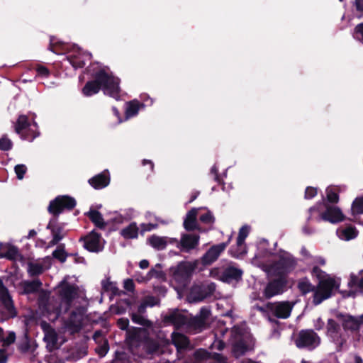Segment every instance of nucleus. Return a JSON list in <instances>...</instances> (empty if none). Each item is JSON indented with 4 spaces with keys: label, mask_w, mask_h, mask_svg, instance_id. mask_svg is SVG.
I'll list each match as a JSON object with an SVG mask.
<instances>
[{
    "label": "nucleus",
    "mask_w": 363,
    "mask_h": 363,
    "mask_svg": "<svg viewBox=\"0 0 363 363\" xmlns=\"http://www.w3.org/2000/svg\"><path fill=\"white\" fill-rule=\"evenodd\" d=\"M289 288L288 277L286 274H276L274 277L269 279L262 294L266 299H270L276 296L283 294Z\"/></svg>",
    "instance_id": "nucleus-1"
},
{
    "label": "nucleus",
    "mask_w": 363,
    "mask_h": 363,
    "mask_svg": "<svg viewBox=\"0 0 363 363\" xmlns=\"http://www.w3.org/2000/svg\"><path fill=\"white\" fill-rule=\"evenodd\" d=\"M37 128V123L33 122L31 124L26 115H20L14 125L15 132L20 135L22 140L29 142H32L40 135Z\"/></svg>",
    "instance_id": "nucleus-2"
},
{
    "label": "nucleus",
    "mask_w": 363,
    "mask_h": 363,
    "mask_svg": "<svg viewBox=\"0 0 363 363\" xmlns=\"http://www.w3.org/2000/svg\"><path fill=\"white\" fill-rule=\"evenodd\" d=\"M0 301L2 307L0 309V317L2 320H7L17 316V311L8 289L0 279Z\"/></svg>",
    "instance_id": "nucleus-3"
},
{
    "label": "nucleus",
    "mask_w": 363,
    "mask_h": 363,
    "mask_svg": "<svg viewBox=\"0 0 363 363\" xmlns=\"http://www.w3.org/2000/svg\"><path fill=\"white\" fill-rule=\"evenodd\" d=\"M338 287L339 284L333 278L328 277L325 280H320L317 286H315L313 296V303L315 306L320 304L323 301L330 298L333 295V291Z\"/></svg>",
    "instance_id": "nucleus-4"
},
{
    "label": "nucleus",
    "mask_w": 363,
    "mask_h": 363,
    "mask_svg": "<svg viewBox=\"0 0 363 363\" xmlns=\"http://www.w3.org/2000/svg\"><path fill=\"white\" fill-rule=\"evenodd\" d=\"M211 314V310L207 307H202L195 316L188 313L185 330L194 333L201 332L207 328Z\"/></svg>",
    "instance_id": "nucleus-5"
},
{
    "label": "nucleus",
    "mask_w": 363,
    "mask_h": 363,
    "mask_svg": "<svg viewBox=\"0 0 363 363\" xmlns=\"http://www.w3.org/2000/svg\"><path fill=\"white\" fill-rule=\"evenodd\" d=\"M77 205L76 200L68 195H60L50 201L48 211L57 218L65 210L72 211Z\"/></svg>",
    "instance_id": "nucleus-6"
},
{
    "label": "nucleus",
    "mask_w": 363,
    "mask_h": 363,
    "mask_svg": "<svg viewBox=\"0 0 363 363\" xmlns=\"http://www.w3.org/2000/svg\"><path fill=\"white\" fill-rule=\"evenodd\" d=\"M198 264L197 260L194 262H182L176 267H172L171 270L174 279L182 286L187 285Z\"/></svg>",
    "instance_id": "nucleus-7"
},
{
    "label": "nucleus",
    "mask_w": 363,
    "mask_h": 363,
    "mask_svg": "<svg viewBox=\"0 0 363 363\" xmlns=\"http://www.w3.org/2000/svg\"><path fill=\"white\" fill-rule=\"evenodd\" d=\"M101 75L104 82H101V89L104 94L106 96L113 98L116 100H119L121 98V79L106 72L104 69H101Z\"/></svg>",
    "instance_id": "nucleus-8"
},
{
    "label": "nucleus",
    "mask_w": 363,
    "mask_h": 363,
    "mask_svg": "<svg viewBox=\"0 0 363 363\" xmlns=\"http://www.w3.org/2000/svg\"><path fill=\"white\" fill-rule=\"evenodd\" d=\"M117 325L123 330L127 331V337L125 340H154L149 337V331L146 328L137 327L128 328L129 320L121 318L118 320Z\"/></svg>",
    "instance_id": "nucleus-9"
},
{
    "label": "nucleus",
    "mask_w": 363,
    "mask_h": 363,
    "mask_svg": "<svg viewBox=\"0 0 363 363\" xmlns=\"http://www.w3.org/2000/svg\"><path fill=\"white\" fill-rule=\"evenodd\" d=\"M187 314L178 308L169 310L167 313L162 315V322L166 325H172L177 330L186 328Z\"/></svg>",
    "instance_id": "nucleus-10"
},
{
    "label": "nucleus",
    "mask_w": 363,
    "mask_h": 363,
    "mask_svg": "<svg viewBox=\"0 0 363 363\" xmlns=\"http://www.w3.org/2000/svg\"><path fill=\"white\" fill-rule=\"evenodd\" d=\"M296 259L289 253L284 252L274 264L275 274H288L296 268Z\"/></svg>",
    "instance_id": "nucleus-11"
},
{
    "label": "nucleus",
    "mask_w": 363,
    "mask_h": 363,
    "mask_svg": "<svg viewBox=\"0 0 363 363\" xmlns=\"http://www.w3.org/2000/svg\"><path fill=\"white\" fill-rule=\"evenodd\" d=\"M336 318L342 322V328L345 330L351 332H360L363 328V314L356 318L349 313H338ZM363 337V330H362Z\"/></svg>",
    "instance_id": "nucleus-12"
},
{
    "label": "nucleus",
    "mask_w": 363,
    "mask_h": 363,
    "mask_svg": "<svg viewBox=\"0 0 363 363\" xmlns=\"http://www.w3.org/2000/svg\"><path fill=\"white\" fill-rule=\"evenodd\" d=\"M84 312L82 307L77 308L71 312L69 318L65 322V328L70 334L74 335L81 330Z\"/></svg>",
    "instance_id": "nucleus-13"
},
{
    "label": "nucleus",
    "mask_w": 363,
    "mask_h": 363,
    "mask_svg": "<svg viewBox=\"0 0 363 363\" xmlns=\"http://www.w3.org/2000/svg\"><path fill=\"white\" fill-rule=\"evenodd\" d=\"M101 239V235L93 230L86 235L81 237L79 241L83 242V247L89 252L99 253L104 249Z\"/></svg>",
    "instance_id": "nucleus-14"
},
{
    "label": "nucleus",
    "mask_w": 363,
    "mask_h": 363,
    "mask_svg": "<svg viewBox=\"0 0 363 363\" xmlns=\"http://www.w3.org/2000/svg\"><path fill=\"white\" fill-rule=\"evenodd\" d=\"M230 240L231 236L229 237L226 242L211 246L201 259L203 265H210L217 260L221 252H223L229 245Z\"/></svg>",
    "instance_id": "nucleus-15"
},
{
    "label": "nucleus",
    "mask_w": 363,
    "mask_h": 363,
    "mask_svg": "<svg viewBox=\"0 0 363 363\" xmlns=\"http://www.w3.org/2000/svg\"><path fill=\"white\" fill-rule=\"evenodd\" d=\"M216 291V284L213 282L208 284L194 286L190 291V298L195 302L201 301L211 296Z\"/></svg>",
    "instance_id": "nucleus-16"
},
{
    "label": "nucleus",
    "mask_w": 363,
    "mask_h": 363,
    "mask_svg": "<svg viewBox=\"0 0 363 363\" xmlns=\"http://www.w3.org/2000/svg\"><path fill=\"white\" fill-rule=\"evenodd\" d=\"M325 206V211L319 214L318 221L324 220L331 223H337L344 220L345 216L338 207L330 206L328 204L323 203Z\"/></svg>",
    "instance_id": "nucleus-17"
},
{
    "label": "nucleus",
    "mask_w": 363,
    "mask_h": 363,
    "mask_svg": "<svg viewBox=\"0 0 363 363\" xmlns=\"http://www.w3.org/2000/svg\"><path fill=\"white\" fill-rule=\"evenodd\" d=\"M104 75H101V69L96 72L94 75V79L88 81L84 87L82 92L85 96H91L96 94L101 89V82H104L103 79Z\"/></svg>",
    "instance_id": "nucleus-18"
},
{
    "label": "nucleus",
    "mask_w": 363,
    "mask_h": 363,
    "mask_svg": "<svg viewBox=\"0 0 363 363\" xmlns=\"http://www.w3.org/2000/svg\"><path fill=\"white\" fill-rule=\"evenodd\" d=\"M59 287V295L63 301L70 305L77 294L78 287L72 285L66 281L60 282Z\"/></svg>",
    "instance_id": "nucleus-19"
},
{
    "label": "nucleus",
    "mask_w": 363,
    "mask_h": 363,
    "mask_svg": "<svg viewBox=\"0 0 363 363\" xmlns=\"http://www.w3.org/2000/svg\"><path fill=\"white\" fill-rule=\"evenodd\" d=\"M46 228L51 231L52 235V239L50 242V245H57L63 238L64 235L62 234L64 230L63 224L58 223L56 218L50 219Z\"/></svg>",
    "instance_id": "nucleus-20"
},
{
    "label": "nucleus",
    "mask_w": 363,
    "mask_h": 363,
    "mask_svg": "<svg viewBox=\"0 0 363 363\" xmlns=\"http://www.w3.org/2000/svg\"><path fill=\"white\" fill-rule=\"evenodd\" d=\"M18 257L22 258V255L16 246L10 243L0 242V258L16 261Z\"/></svg>",
    "instance_id": "nucleus-21"
},
{
    "label": "nucleus",
    "mask_w": 363,
    "mask_h": 363,
    "mask_svg": "<svg viewBox=\"0 0 363 363\" xmlns=\"http://www.w3.org/2000/svg\"><path fill=\"white\" fill-rule=\"evenodd\" d=\"M201 209L207 208L206 207L192 208L190 211L187 212L183 223L184 228H185L186 230L193 231L194 230L199 229L196 218L198 212Z\"/></svg>",
    "instance_id": "nucleus-22"
},
{
    "label": "nucleus",
    "mask_w": 363,
    "mask_h": 363,
    "mask_svg": "<svg viewBox=\"0 0 363 363\" xmlns=\"http://www.w3.org/2000/svg\"><path fill=\"white\" fill-rule=\"evenodd\" d=\"M89 184L95 189H101L106 187L110 183V176L108 170H105L88 181Z\"/></svg>",
    "instance_id": "nucleus-23"
},
{
    "label": "nucleus",
    "mask_w": 363,
    "mask_h": 363,
    "mask_svg": "<svg viewBox=\"0 0 363 363\" xmlns=\"http://www.w3.org/2000/svg\"><path fill=\"white\" fill-rule=\"evenodd\" d=\"M199 236L192 234H184L179 242L182 251L189 252L197 247L199 245Z\"/></svg>",
    "instance_id": "nucleus-24"
},
{
    "label": "nucleus",
    "mask_w": 363,
    "mask_h": 363,
    "mask_svg": "<svg viewBox=\"0 0 363 363\" xmlns=\"http://www.w3.org/2000/svg\"><path fill=\"white\" fill-rule=\"evenodd\" d=\"M243 272L242 269L235 267H228L221 274L220 279L223 282L230 283L232 281H240L242 279Z\"/></svg>",
    "instance_id": "nucleus-25"
},
{
    "label": "nucleus",
    "mask_w": 363,
    "mask_h": 363,
    "mask_svg": "<svg viewBox=\"0 0 363 363\" xmlns=\"http://www.w3.org/2000/svg\"><path fill=\"white\" fill-rule=\"evenodd\" d=\"M94 225L100 230H104L107 223L104 221L102 214L97 210L90 209L84 213Z\"/></svg>",
    "instance_id": "nucleus-26"
},
{
    "label": "nucleus",
    "mask_w": 363,
    "mask_h": 363,
    "mask_svg": "<svg viewBox=\"0 0 363 363\" xmlns=\"http://www.w3.org/2000/svg\"><path fill=\"white\" fill-rule=\"evenodd\" d=\"M292 306L289 301L278 303L274 309V315L278 318L285 319L290 316Z\"/></svg>",
    "instance_id": "nucleus-27"
},
{
    "label": "nucleus",
    "mask_w": 363,
    "mask_h": 363,
    "mask_svg": "<svg viewBox=\"0 0 363 363\" xmlns=\"http://www.w3.org/2000/svg\"><path fill=\"white\" fill-rule=\"evenodd\" d=\"M358 230L355 226L350 225L345 228H339L337 230V235L341 240H350L354 239L358 235Z\"/></svg>",
    "instance_id": "nucleus-28"
},
{
    "label": "nucleus",
    "mask_w": 363,
    "mask_h": 363,
    "mask_svg": "<svg viewBox=\"0 0 363 363\" xmlns=\"http://www.w3.org/2000/svg\"><path fill=\"white\" fill-rule=\"evenodd\" d=\"M86 349L87 347L85 345L76 344V345L68 352L69 354L67 358L71 360L79 359L86 354Z\"/></svg>",
    "instance_id": "nucleus-29"
},
{
    "label": "nucleus",
    "mask_w": 363,
    "mask_h": 363,
    "mask_svg": "<svg viewBox=\"0 0 363 363\" xmlns=\"http://www.w3.org/2000/svg\"><path fill=\"white\" fill-rule=\"evenodd\" d=\"M297 289L302 296H305L310 292L314 294L315 286L311 283L307 277H304L298 281Z\"/></svg>",
    "instance_id": "nucleus-30"
},
{
    "label": "nucleus",
    "mask_w": 363,
    "mask_h": 363,
    "mask_svg": "<svg viewBox=\"0 0 363 363\" xmlns=\"http://www.w3.org/2000/svg\"><path fill=\"white\" fill-rule=\"evenodd\" d=\"M149 244L157 250H164L167 245V238L153 235L148 238Z\"/></svg>",
    "instance_id": "nucleus-31"
},
{
    "label": "nucleus",
    "mask_w": 363,
    "mask_h": 363,
    "mask_svg": "<svg viewBox=\"0 0 363 363\" xmlns=\"http://www.w3.org/2000/svg\"><path fill=\"white\" fill-rule=\"evenodd\" d=\"M129 314H130L131 320L135 324L142 325L144 327L143 328H146L147 330L149 328L152 327V323L150 320L145 318L144 317V315L138 314L135 313V311H130Z\"/></svg>",
    "instance_id": "nucleus-32"
},
{
    "label": "nucleus",
    "mask_w": 363,
    "mask_h": 363,
    "mask_svg": "<svg viewBox=\"0 0 363 363\" xmlns=\"http://www.w3.org/2000/svg\"><path fill=\"white\" fill-rule=\"evenodd\" d=\"M42 284H43L40 279H35L33 281H25L23 283V294H35L38 291Z\"/></svg>",
    "instance_id": "nucleus-33"
},
{
    "label": "nucleus",
    "mask_w": 363,
    "mask_h": 363,
    "mask_svg": "<svg viewBox=\"0 0 363 363\" xmlns=\"http://www.w3.org/2000/svg\"><path fill=\"white\" fill-rule=\"evenodd\" d=\"M138 230L136 223L133 222L121 230V235L125 239H135L138 236Z\"/></svg>",
    "instance_id": "nucleus-34"
},
{
    "label": "nucleus",
    "mask_w": 363,
    "mask_h": 363,
    "mask_svg": "<svg viewBox=\"0 0 363 363\" xmlns=\"http://www.w3.org/2000/svg\"><path fill=\"white\" fill-rule=\"evenodd\" d=\"M143 106V104L140 103L137 100L130 101L127 104V107L125 113V117L127 118H129L135 116L138 113L140 108Z\"/></svg>",
    "instance_id": "nucleus-35"
},
{
    "label": "nucleus",
    "mask_w": 363,
    "mask_h": 363,
    "mask_svg": "<svg viewBox=\"0 0 363 363\" xmlns=\"http://www.w3.org/2000/svg\"><path fill=\"white\" fill-rule=\"evenodd\" d=\"M12 342H4L1 348H0V363H6L9 356L13 353V348L11 347Z\"/></svg>",
    "instance_id": "nucleus-36"
},
{
    "label": "nucleus",
    "mask_w": 363,
    "mask_h": 363,
    "mask_svg": "<svg viewBox=\"0 0 363 363\" xmlns=\"http://www.w3.org/2000/svg\"><path fill=\"white\" fill-rule=\"evenodd\" d=\"M41 326L45 333L43 340H57V334L49 323L43 321L41 323Z\"/></svg>",
    "instance_id": "nucleus-37"
},
{
    "label": "nucleus",
    "mask_w": 363,
    "mask_h": 363,
    "mask_svg": "<svg viewBox=\"0 0 363 363\" xmlns=\"http://www.w3.org/2000/svg\"><path fill=\"white\" fill-rule=\"evenodd\" d=\"M35 342H18L17 347L22 354H32L37 348Z\"/></svg>",
    "instance_id": "nucleus-38"
},
{
    "label": "nucleus",
    "mask_w": 363,
    "mask_h": 363,
    "mask_svg": "<svg viewBox=\"0 0 363 363\" xmlns=\"http://www.w3.org/2000/svg\"><path fill=\"white\" fill-rule=\"evenodd\" d=\"M52 255L53 258L57 259L61 263H64L69 256L68 253L65 250L64 244L57 245V248L52 252Z\"/></svg>",
    "instance_id": "nucleus-39"
},
{
    "label": "nucleus",
    "mask_w": 363,
    "mask_h": 363,
    "mask_svg": "<svg viewBox=\"0 0 363 363\" xmlns=\"http://www.w3.org/2000/svg\"><path fill=\"white\" fill-rule=\"evenodd\" d=\"M297 340H320V337L313 330H303L299 333Z\"/></svg>",
    "instance_id": "nucleus-40"
},
{
    "label": "nucleus",
    "mask_w": 363,
    "mask_h": 363,
    "mask_svg": "<svg viewBox=\"0 0 363 363\" xmlns=\"http://www.w3.org/2000/svg\"><path fill=\"white\" fill-rule=\"evenodd\" d=\"M327 201L330 203H337L339 201L338 190L336 187L328 186L326 190Z\"/></svg>",
    "instance_id": "nucleus-41"
},
{
    "label": "nucleus",
    "mask_w": 363,
    "mask_h": 363,
    "mask_svg": "<svg viewBox=\"0 0 363 363\" xmlns=\"http://www.w3.org/2000/svg\"><path fill=\"white\" fill-rule=\"evenodd\" d=\"M352 215L363 214V196L357 197L352 203Z\"/></svg>",
    "instance_id": "nucleus-42"
},
{
    "label": "nucleus",
    "mask_w": 363,
    "mask_h": 363,
    "mask_svg": "<svg viewBox=\"0 0 363 363\" xmlns=\"http://www.w3.org/2000/svg\"><path fill=\"white\" fill-rule=\"evenodd\" d=\"M28 272L30 277H37L43 273L44 269L41 264L29 263Z\"/></svg>",
    "instance_id": "nucleus-43"
},
{
    "label": "nucleus",
    "mask_w": 363,
    "mask_h": 363,
    "mask_svg": "<svg viewBox=\"0 0 363 363\" xmlns=\"http://www.w3.org/2000/svg\"><path fill=\"white\" fill-rule=\"evenodd\" d=\"M249 232L250 229L248 226L244 225L240 228L236 242L238 247L243 245L246 238L248 236Z\"/></svg>",
    "instance_id": "nucleus-44"
},
{
    "label": "nucleus",
    "mask_w": 363,
    "mask_h": 363,
    "mask_svg": "<svg viewBox=\"0 0 363 363\" xmlns=\"http://www.w3.org/2000/svg\"><path fill=\"white\" fill-rule=\"evenodd\" d=\"M340 330V325L333 319L330 318L327 323V331L328 333L333 337L336 335Z\"/></svg>",
    "instance_id": "nucleus-45"
},
{
    "label": "nucleus",
    "mask_w": 363,
    "mask_h": 363,
    "mask_svg": "<svg viewBox=\"0 0 363 363\" xmlns=\"http://www.w3.org/2000/svg\"><path fill=\"white\" fill-rule=\"evenodd\" d=\"M67 60L74 69L82 68L85 65L84 61L78 56L69 55L67 57Z\"/></svg>",
    "instance_id": "nucleus-46"
},
{
    "label": "nucleus",
    "mask_w": 363,
    "mask_h": 363,
    "mask_svg": "<svg viewBox=\"0 0 363 363\" xmlns=\"http://www.w3.org/2000/svg\"><path fill=\"white\" fill-rule=\"evenodd\" d=\"M13 147L12 141L8 138L7 135H3L0 138V150L9 151Z\"/></svg>",
    "instance_id": "nucleus-47"
},
{
    "label": "nucleus",
    "mask_w": 363,
    "mask_h": 363,
    "mask_svg": "<svg viewBox=\"0 0 363 363\" xmlns=\"http://www.w3.org/2000/svg\"><path fill=\"white\" fill-rule=\"evenodd\" d=\"M109 350L108 342H99V344L96 347L95 351L101 357H104Z\"/></svg>",
    "instance_id": "nucleus-48"
},
{
    "label": "nucleus",
    "mask_w": 363,
    "mask_h": 363,
    "mask_svg": "<svg viewBox=\"0 0 363 363\" xmlns=\"http://www.w3.org/2000/svg\"><path fill=\"white\" fill-rule=\"evenodd\" d=\"M230 333L233 340H243L242 335L244 334V331L241 327L235 325L232 328Z\"/></svg>",
    "instance_id": "nucleus-49"
},
{
    "label": "nucleus",
    "mask_w": 363,
    "mask_h": 363,
    "mask_svg": "<svg viewBox=\"0 0 363 363\" xmlns=\"http://www.w3.org/2000/svg\"><path fill=\"white\" fill-rule=\"evenodd\" d=\"M199 220L204 224H213L215 222V217L211 211L207 210V212L199 216Z\"/></svg>",
    "instance_id": "nucleus-50"
},
{
    "label": "nucleus",
    "mask_w": 363,
    "mask_h": 363,
    "mask_svg": "<svg viewBox=\"0 0 363 363\" xmlns=\"http://www.w3.org/2000/svg\"><path fill=\"white\" fill-rule=\"evenodd\" d=\"M35 69L37 72V75L43 78H47L50 74L49 69L40 64L36 65Z\"/></svg>",
    "instance_id": "nucleus-51"
},
{
    "label": "nucleus",
    "mask_w": 363,
    "mask_h": 363,
    "mask_svg": "<svg viewBox=\"0 0 363 363\" xmlns=\"http://www.w3.org/2000/svg\"><path fill=\"white\" fill-rule=\"evenodd\" d=\"M353 37L363 44V23H360L354 27Z\"/></svg>",
    "instance_id": "nucleus-52"
},
{
    "label": "nucleus",
    "mask_w": 363,
    "mask_h": 363,
    "mask_svg": "<svg viewBox=\"0 0 363 363\" xmlns=\"http://www.w3.org/2000/svg\"><path fill=\"white\" fill-rule=\"evenodd\" d=\"M311 275L313 277H316L318 279V281H320V280H325V279L324 278L325 277V272L323 271L318 266H314L312 268V270H311Z\"/></svg>",
    "instance_id": "nucleus-53"
},
{
    "label": "nucleus",
    "mask_w": 363,
    "mask_h": 363,
    "mask_svg": "<svg viewBox=\"0 0 363 363\" xmlns=\"http://www.w3.org/2000/svg\"><path fill=\"white\" fill-rule=\"evenodd\" d=\"M15 173L18 179H22L27 171V167L25 164H17L14 167Z\"/></svg>",
    "instance_id": "nucleus-54"
},
{
    "label": "nucleus",
    "mask_w": 363,
    "mask_h": 363,
    "mask_svg": "<svg viewBox=\"0 0 363 363\" xmlns=\"http://www.w3.org/2000/svg\"><path fill=\"white\" fill-rule=\"evenodd\" d=\"M318 194L317 188L313 186H307L305 190L304 198L306 199H311L314 198Z\"/></svg>",
    "instance_id": "nucleus-55"
},
{
    "label": "nucleus",
    "mask_w": 363,
    "mask_h": 363,
    "mask_svg": "<svg viewBox=\"0 0 363 363\" xmlns=\"http://www.w3.org/2000/svg\"><path fill=\"white\" fill-rule=\"evenodd\" d=\"M165 276L164 273L162 271L156 270L154 268H152L147 273V279H150L152 277H156L157 279H162Z\"/></svg>",
    "instance_id": "nucleus-56"
},
{
    "label": "nucleus",
    "mask_w": 363,
    "mask_h": 363,
    "mask_svg": "<svg viewBox=\"0 0 363 363\" xmlns=\"http://www.w3.org/2000/svg\"><path fill=\"white\" fill-rule=\"evenodd\" d=\"M209 353L205 350H198L194 352V357L198 360H202L208 358Z\"/></svg>",
    "instance_id": "nucleus-57"
},
{
    "label": "nucleus",
    "mask_w": 363,
    "mask_h": 363,
    "mask_svg": "<svg viewBox=\"0 0 363 363\" xmlns=\"http://www.w3.org/2000/svg\"><path fill=\"white\" fill-rule=\"evenodd\" d=\"M228 332V328H221L216 330L214 333V340H221L220 339L224 336L225 333Z\"/></svg>",
    "instance_id": "nucleus-58"
},
{
    "label": "nucleus",
    "mask_w": 363,
    "mask_h": 363,
    "mask_svg": "<svg viewBox=\"0 0 363 363\" xmlns=\"http://www.w3.org/2000/svg\"><path fill=\"white\" fill-rule=\"evenodd\" d=\"M62 342H47L46 348L50 352L57 350L62 345Z\"/></svg>",
    "instance_id": "nucleus-59"
},
{
    "label": "nucleus",
    "mask_w": 363,
    "mask_h": 363,
    "mask_svg": "<svg viewBox=\"0 0 363 363\" xmlns=\"http://www.w3.org/2000/svg\"><path fill=\"white\" fill-rule=\"evenodd\" d=\"M103 288L106 291H112L113 293L118 289L115 286H113V283L107 279L106 281H102Z\"/></svg>",
    "instance_id": "nucleus-60"
},
{
    "label": "nucleus",
    "mask_w": 363,
    "mask_h": 363,
    "mask_svg": "<svg viewBox=\"0 0 363 363\" xmlns=\"http://www.w3.org/2000/svg\"><path fill=\"white\" fill-rule=\"evenodd\" d=\"M140 227H141V233L143 234L145 232L151 231L152 230L157 228L158 227V225L156 223H155V224L154 223H147V224L143 223V224H141Z\"/></svg>",
    "instance_id": "nucleus-61"
},
{
    "label": "nucleus",
    "mask_w": 363,
    "mask_h": 363,
    "mask_svg": "<svg viewBox=\"0 0 363 363\" xmlns=\"http://www.w3.org/2000/svg\"><path fill=\"white\" fill-rule=\"evenodd\" d=\"M313 342H296V347L298 348L307 347L311 350L318 345V344L313 345Z\"/></svg>",
    "instance_id": "nucleus-62"
},
{
    "label": "nucleus",
    "mask_w": 363,
    "mask_h": 363,
    "mask_svg": "<svg viewBox=\"0 0 363 363\" xmlns=\"http://www.w3.org/2000/svg\"><path fill=\"white\" fill-rule=\"evenodd\" d=\"M123 287L125 290L133 292L135 289V284L133 279H127L124 281Z\"/></svg>",
    "instance_id": "nucleus-63"
},
{
    "label": "nucleus",
    "mask_w": 363,
    "mask_h": 363,
    "mask_svg": "<svg viewBox=\"0 0 363 363\" xmlns=\"http://www.w3.org/2000/svg\"><path fill=\"white\" fill-rule=\"evenodd\" d=\"M172 341H174V340H189V338L183 335V334H181L179 333H177V332H173L172 333Z\"/></svg>",
    "instance_id": "nucleus-64"
}]
</instances>
